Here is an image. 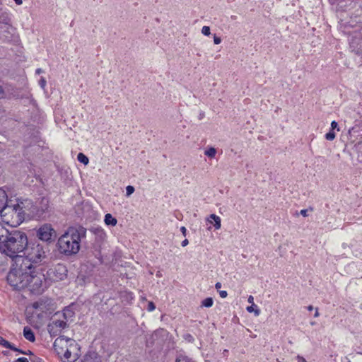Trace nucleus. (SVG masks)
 <instances>
[{
	"instance_id": "43",
	"label": "nucleus",
	"mask_w": 362,
	"mask_h": 362,
	"mask_svg": "<svg viewBox=\"0 0 362 362\" xmlns=\"http://www.w3.org/2000/svg\"><path fill=\"white\" fill-rule=\"evenodd\" d=\"M17 5H21L23 4L22 0H13Z\"/></svg>"
},
{
	"instance_id": "6",
	"label": "nucleus",
	"mask_w": 362,
	"mask_h": 362,
	"mask_svg": "<svg viewBox=\"0 0 362 362\" xmlns=\"http://www.w3.org/2000/svg\"><path fill=\"white\" fill-rule=\"evenodd\" d=\"M36 235L43 242L51 243L56 238L57 233L51 224L45 223L37 230Z\"/></svg>"
},
{
	"instance_id": "13",
	"label": "nucleus",
	"mask_w": 362,
	"mask_h": 362,
	"mask_svg": "<svg viewBox=\"0 0 362 362\" xmlns=\"http://www.w3.org/2000/svg\"><path fill=\"white\" fill-rule=\"evenodd\" d=\"M0 345H1L3 347L9 349L11 350H13L14 351H18L21 354H24L25 352H23L21 349H19L16 348L13 344L10 343L8 341L4 339L2 337L0 336Z\"/></svg>"
},
{
	"instance_id": "1",
	"label": "nucleus",
	"mask_w": 362,
	"mask_h": 362,
	"mask_svg": "<svg viewBox=\"0 0 362 362\" xmlns=\"http://www.w3.org/2000/svg\"><path fill=\"white\" fill-rule=\"evenodd\" d=\"M8 283L16 290L28 288L31 293L44 291L45 274L24 259L16 258L7 275Z\"/></svg>"
},
{
	"instance_id": "29",
	"label": "nucleus",
	"mask_w": 362,
	"mask_h": 362,
	"mask_svg": "<svg viewBox=\"0 0 362 362\" xmlns=\"http://www.w3.org/2000/svg\"><path fill=\"white\" fill-rule=\"evenodd\" d=\"M39 84L42 88H45L46 86V80L44 77H41V78L39 81Z\"/></svg>"
},
{
	"instance_id": "41",
	"label": "nucleus",
	"mask_w": 362,
	"mask_h": 362,
	"mask_svg": "<svg viewBox=\"0 0 362 362\" xmlns=\"http://www.w3.org/2000/svg\"><path fill=\"white\" fill-rule=\"evenodd\" d=\"M221 284L220 282H217L216 284H215V288L218 290L219 288H221Z\"/></svg>"
},
{
	"instance_id": "24",
	"label": "nucleus",
	"mask_w": 362,
	"mask_h": 362,
	"mask_svg": "<svg viewBox=\"0 0 362 362\" xmlns=\"http://www.w3.org/2000/svg\"><path fill=\"white\" fill-rule=\"evenodd\" d=\"M335 136V133L332 130L329 131L328 133L325 134V138L328 141L334 140Z\"/></svg>"
},
{
	"instance_id": "40",
	"label": "nucleus",
	"mask_w": 362,
	"mask_h": 362,
	"mask_svg": "<svg viewBox=\"0 0 362 362\" xmlns=\"http://www.w3.org/2000/svg\"><path fill=\"white\" fill-rule=\"evenodd\" d=\"M188 244H189V241H188V240H187V239H185V240L182 242L181 245H182V247H185V246H187Z\"/></svg>"
},
{
	"instance_id": "11",
	"label": "nucleus",
	"mask_w": 362,
	"mask_h": 362,
	"mask_svg": "<svg viewBox=\"0 0 362 362\" xmlns=\"http://www.w3.org/2000/svg\"><path fill=\"white\" fill-rule=\"evenodd\" d=\"M57 313V316H59L61 318H63L64 320H66L67 323L69 320H71L74 315V311L69 308H66L64 309L63 312H58Z\"/></svg>"
},
{
	"instance_id": "17",
	"label": "nucleus",
	"mask_w": 362,
	"mask_h": 362,
	"mask_svg": "<svg viewBox=\"0 0 362 362\" xmlns=\"http://www.w3.org/2000/svg\"><path fill=\"white\" fill-rule=\"evenodd\" d=\"M104 221L106 225L112 226H115L117 223V219L115 217H113L110 214H107L105 216Z\"/></svg>"
},
{
	"instance_id": "18",
	"label": "nucleus",
	"mask_w": 362,
	"mask_h": 362,
	"mask_svg": "<svg viewBox=\"0 0 362 362\" xmlns=\"http://www.w3.org/2000/svg\"><path fill=\"white\" fill-rule=\"evenodd\" d=\"M209 218H211L212 220H214V226L215 229H216V230L220 229L221 227V218L219 216H216V214H211Z\"/></svg>"
},
{
	"instance_id": "34",
	"label": "nucleus",
	"mask_w": 362,
	"mask_h": 362,
	"mask_svg": "<svg viewBox=\"0 0 362 362\" xmlns=\"http://www.w3.org/2000/svg\"><path fill=\"white\" fill-rule=\"evenodd\" d=\"M300 214L304 216V217H307L308 216V209H302L300 211Z\"/></svg>"
},
{
	"instance_id": "28",
	"label": "nucleus",
	"mask_w": 362,
	"mask_h": 362,
	"mask_svg": "<svg viewBox=\"0 0 362 362\" xmlns=\"http://www.w3.org/2000/svg\"><path fill=\"white\" fill-rule=\"evenodd\" d=\"M202 33L206 36H209L211 34L210 28L209 26H204L202 28Z\"/></svg>"
},
{
	"instance_id": "10",
	"label": "nucleus",
	"mask_w": 362,
	"mask_h": 362,
	"mask_svg": "<svg viewBox=\"0 0 362 362\" xmlns=\"http://www.w3.org/2000/svg\"><path fill=\"white\" fill-rule=\"evenodd\" d=\"M76 344L74 340V344L69 343L68 348L65 350V352L62 357L61 360L63 362H74L76 360V356L72 355V351L76 349Z\"/></svg>"
},
{
	"instance_id": "8",
	"label": "nucleus",
	"mask_w": 362,
	"mask_h": 362,
	"mask_svg": "<svg viewBox=\"0 0 362 362\" xmlns=\"http://www.w3.org/2000/svg\"><path fill=\"white\" fill-rule=\"evenodd\" d=\"M69 343L74 344V339L66 338L64 336L57 337L53 344L54 351L60 358L63 356L65 350L68 348Z\"/></svg>"
},
{
	"instance_id": "9",
	"label": "nucleus",
	"mask_w": 362,
	"mask_h": 362,
	"mask_svg": "<svg viewBox=\"0 0 362 362\" xmlns=\"http://www.w3.org/2000/svg\"><path fill=\"white\" fill-rule=\"evenodd\" d=\"M49 276L54 281H62L67 276L66 267L62 264H58L49 270Z\"/></svg>"
},
{
	"instance_id": "22",
	"label": "nucleus",
	"mask_w": 362,
	"mask_h": 362,
	"mask_svg": "<svg viewBox=\"0 0 362 362\" xmlns=\"http://www.w3.org/2000/svg\"><path fill=\"white\" fill-rule=\"evenodd\" d=\"M214 300L212 298H206L202 302V306L206 308H210L213 305Z\"/></svg>"
},
{
	"instance_id": "25",
	"label": "nucleus",
	"mask_w": 362,
	"mask_h": 362,
	"mask_svg": "<svg viewBox=\"0 0 362 362\" xmlns=\"http://www.w3.org/2000/svg\"><path fill=\"white\" fill-rule=\"evenodd\" d=\"M8 229L4 228L1 223H0V241L2 240L4 235L7 233Z\"/></svg>"
},
{
	"instance_id": "39",
	"label": "nucleus",
	"mask_w": 362,
	"mask_h": 362,
	"mask_svg": "<svg viewBox=\"0 0 362 362\" xmlns=\"http://www.w3.org/2000/svg\"><path fill=\"white\" fill-rule=\"evenodd\" d=\"M247 301L249 303L254 304V298L252 296H249L247 298Z\"/></svg>"
},
{
	"instance_id": "3",
	"label": "nucleus",
	"mask_w": 362,
	"mask_h": 362,
	"mask_svg": "<svg viewBox=\"0 0 362 362\" xmlns=\"http://www.w3.org/2000/svg\"><path fill=\"white\" fill-rule=\"evenodd\" d=\"M86 230L83 227L69 228L57 240V248L59 253L65 256L76 255L80 250V243L86 237Z\"/></svg>"
},
{
	"instance_id": "14",
	"label": "nucleus",
	"mask_w": 362,
	"mask_h": 362,
	"mask_svg": "<svg viewBox=\"0 0 362 362\" xmlns=\"http://www.w3.org/2000/svg\"><path fill=\"white\" fill-rule=\"evenodd\" d=\"M23 336L30 342H34L35 341V337L33 331L28 326L25 327L23 329Z\"/></svg>"
},
{
	"instance_id": "38",
	"label": "nucleus",
	"mask_w": 362,
	"mask_h": 362,
	"mask_svg": "<svg viewBox=\"0 0 362 362\" xmlns=\"http://www.w3.org/2000/svg\"><path fill=\"white\" fill-rule=\"evenodd\" d=\"M185 339L188 340L189 341H192L194 340L192 336L189 334H188L185 336Z\"/></svg>"
},
{
	"instance_id": "36",
	"label": "nucleus",
	"mask_w": 362,
	"mask_h": 362,
	"mask_svg": "<svg viewBox=\"0 0 362 362\" xmlns=\"http://www.w3.org/2000/svg\"><path fill=\"white\" fill-rule=\"evenodd\" d=\"M180 231L182 232V235H183L184 236H186V234H187V229H186V228H185V226H182V227L180 228Z\"/></svg>"
},
{
	"instance_id": "30",
	"label": "nucleus",
	"mask_w": 362,
	"mask_h": 362,
	"mask_svg": "<svg viewBox=\"0 0 362 362\" xmlns=\"http://www.w3.org/2000/svg\"><path fill=\"white\" fill-rule=\"evenodd\" d=\"M156 308V306L153 302H149L148 304L147 310L150 312L154 310Z\"/></svg>"
},
{
	"instance_id": "31",
	"label": "nucleus",
	"mask_w": 362,
	"mask_h": 362,
	"mask_svg": "<svg viewBox=\"0 0 362 362\" xmlns=\"http://www.w3.org/2000/svg\"><path fill=\"white\" fill-rule=\"evenodd\" d=\"M214 42L215 45H218L221 42V39L220 37L216 36V35H214Z\"/></svg>"
},
{
	"instance_id": "4",
	"label": "nucleus",
	"mask_w": 362,
	"mask_h": 362,
	"mask_svg": "<svg viewBox=\"0 0 362 362\" xmlns=\"http://www.w3.org/2000/svg\"><path fill=\"white\" fill-rule=\"evenodd\" d=\"M0 213L2 221L11 227L18 226L25 219L23 203L7 204Z\"/></svg>"
},
{
	"instance_id": "33",
	"label": "nucleus",
	"mask_w": 362,
	"mask_h": 362,
	"mask_svg": "<svg viewBox=\"0 0 362 362\" xmlns=\"http://www.w3.org/2000/svg\"><path fill=\"white\" fill-rule=\"evenodd\" d=\"M219 295H220V296H221L222 298H226V297H227V296H228V293H227V291H221L219 292Z\"/></svg>"
},
{
	"instance_id": "12",
	"label": "nucleus",
	"mask_w": 362,
	"mask_h": 362,
	"mask_svg": "<svg viewBox=\"0 0 362 362\" xmlns=\"http://www.w3.org/2000/svg\"><path fill=\"white\" fill-rule=\"evenodd\" d=\"M82 362H101V359L95 352H90L85 355Z\"/></svg>"
},
{
	"instance_id": "48",
	"label": "nucleus",
	"mask_w": 362,
	"mask_h": 362,
	"mask_svg": "<svg viewBox=\"0 0 362 362\" xmlns=\"http://www.w3.org/2000/svg\"><path fill=\"white\" fill-rule=\"evenodd\" d=\"M22 351L25 352L23 354H25V355L32 354V352L30 351H28V352H25V351Z\"/></svg>"
},
{
	"instance_id": "2",
	"label": "nucleus",
	"mask_w": 362,
	"mask_h": 362,
	"mask_svg": "<svg viewBox=\"0 0 362 362\" xmlns=\"http://www.w3.org/2000/svg\"><path fill=\"white\" fill-rule=\"evenodd\" d=\"M28 244V238L25 233L19 230L9 231L0 241V252L8 256L15 260L20 257L19 253L23 252Z\"/></svg>"
},
{
	"instance_id": "32",
	"label": "nucleus",
	"mask_w": 362,
	"mask_h": 362,
	"mask_svg": "<svg viewBox=\"0 0 362 362\" xmlns=\"http://www.w3.org/2000/svg\"><path fill=\"white\" fill-rule=\"evenodd\" d=\"M331 127H332V130L333 131V129H337V130L339 131V129L338 128V124L337 122L335 121H332V123H331Z\"/></svg>"
},
{
	"instance_id": "35",
	"label": "nucleus",
	"mask_w": 362,
	"mask_h": 362,
	"mask_svg": "<svg viewBox=\"0 0 362 362\" xmlns=\"http://www.w3.org/2000/svg\"><path fill=\"white\" fill-rule=\"evenodd\" d=\"M15 362H28V360L27 358L21 357L16 360Z\"/></svg>"
},
{
	"instance_id": "46",
	"label": "nucleus",
	"mask_w": 362,
	"mask_h": 362,
	"mask_svg": "<svg viewBox=\"0 0 362 362\" xmlns=\"http://www.w3.org/2000/svg\"><path fill=\"white\" fill-rule=\"evenodd\" d=\"M4 92L2 88L0 86V98L3 97Z\"/></svg>"
},
{
	"instance_id": "44",
	"label": "nucleus",
	"mask_w": 362,
	"mask_h": 362,
	"mask_svg": "<svg viewBox=\"0 0 362 362\" xmlns=\"http://www.w3.org/2000/svg\"><path fill=\"white\" fill-rule=\"evenodd\" d=\"M320 315L317 308H316L314 317H317Z\"/></svg>"
},
{
	"instance_id": "16",
	"label": "nucleus",
	"mask_w": 362,
	"mask_h": 362,
	"mask_svg": "<svg viewBox=\"0 0 362 362\" xmlns=\"http://www.w3.org/2000/svg\"><path fill=\"white\" fill-rule=\"evenodd\" d=\"M8 197L6 192L0 188V212L7 205Z\"/></svg>"
},
{
	"instance_id": "15",
	"label": "nucleus",
	"mask_w": 362,
	"mask_h": 362,
	"mask_svg": "<svg viewBox=\"0 0 362 362\" xmlns=\"http://www.w3.org/2000/svg\"><path fill=\"white\" fill-rule=\"evenodd\" d=\"M11 20V15L8 12L0 10V23L8 25Z\"/></svg>"
},
{
	"instance_id": "37",
	"label": "nucleus",
	"mask_w": 362,
	"mask_h": 362,
	"mask_svg": "<svg viewBox=\"0 0 362 362\" xmlns=\"http://www.w3.org/2000/svg\"><path fill=\"white\" fill-rule=\"evenodd\" d=\"M297 361L298 362H306V360L303 356H297Z\"/></svg>"
},
{
	"instance_id": "21",
	"label": "nucleus",
	"mask_w": 362,
	"mask_h": 362,
	"mask_svg": "<svg viewBox=\"0 0 362 362\" xmlns=\"http://www.w3.org/2000/svg\"><path fill=\"white\" fill-rule=\"evenodd\" d=\"M204 154L209 158H213L216 154V149L214 147H210L205 151Z\"/></svg>"
},
{
	"instance_id": "19",
	"label": "nucleus",
	"mask_w": 362,
	"mask_h": 362,
	"mask_svg": "<svg viewBox=\"0 0 362 362\" xmlns=\"http://www.w3.org/2000/svg\"><path fill=\"white\" fill-rule=\"evenodd\" d=\"M40 204H41L40 210L42 214L48 209V207H49L48 199L43 197L41 200Z\"/></svg>"
},
{
	"instance_id": "26",
	"label": "nucleus",
	"mask_w": 362,
	"mask_h": 362,
	"mask_svg": "<svg viewBox=\"0 0 362 362\" xmlns=\"http://www.w3.org/2000/svg\"><path fill=\"white\" fill-rule=\"evenodd\" d=\"M254 306H255V305H254V304H252V305H251V306H248V307L247 308V310L249 313L255 312V315H256V316H258V315H259V313H260V311H259V309H256V310H255V309H254Z\"/></svg>"
},
{
	"instance_id": "23",
	"label": "nucleus",
	"mask_w": 362,
	"mask_h": 362,
	"mask_svg": "<svg viewBox=\"0 0 362 362\" xmlns=\"http://www.w3.org/2000/svg\"><path fill=\"white\" fill-rule=\"evenodd\" d=\"M176 362H194L192 358L185 355H179L176 358Z\"/></svg>"
},
{
	"instance_id": "5",
	"label": "nucleus",
	"mask_w": 362,
	"mask_h": 362,
	"mask_svg": "<svg viewBox=\"0 0 362 362\" xmlns=\"http://www.w3.org/2000/svg\"><path fill=\"white\" fill-rule=\"evenodd\" d=\"M26 256L16 257V258L24 259L28 261V263H40L47 257L48 249L47 247L40 243H32L28 245Z\"/></svg>"
},
{
	"instance_id": "20",
	"label": "nucleus",
	"mask_w": 362,
	"mask_h": 362,
	"mask_svg": "<svg viewBox=\"0 0 362 362\" xmlns=\"http://www.w3.org/2000/svg\"><path fill=\"white\" fill-rule=\"evenodd\" d=\"M77 159L80 163H83L84 165H87L89 162L88 157L83 153H79L78 154Z\"/></svg>"
},
{
	"instance_id": "42",
	"label": "nucleus",
	"mask_w": 362,
	"mask_h": 362,
	"mask_svg": "<svg viewBox=\"0 0 362 362\" xmlns=\"http://www.w3.org/2000/svg\"><path fill=\"white\" fill-rule=\"evenodd\" d=\"M42 72H43V70L42 69H40V68L37 69L36 71H35V73L37 74H40Z\"/></svg>"
},
{
	"instance_id": "47",
	"label": "nucleus",
	"mask_w": 362,
	"mask_h": 362,
	"mask_svg": "<svg viewBox=\"0 0 362 362\" xmlns=\"http://www.w3.org/2000/svg\"><path fill=\"white\" fill-rule=\"evenodd\" d=\"M308 310L309 311L313 310V305H309V306L308 307Z\"/></svg>"
},
{
	"instance_id": "45",
	"label": "nucleus",
	"mask_w": 362,
	"mask_h": 362,
	"mask_svg": "<svg viewBox=\"0 0 362 362\" xmlns=\"http://www.w3.org/2000/svg\"><path fill=\"white\" fill-rule=\"evenodd\" d=\"M98 232H99L100 236H105V233L103 232V230H98Z\"/></svg>"
},
{
	"instance_id": "27",
	"label": "nucleus",
	"mask_w": 362,
	"mask_h": 362,
	"mask_svg": "<svg viewBox=\"0 0 362 362\" xmlns=\"http://www.w3.org/2000/svg\"><path fill=\"white\" fill-rule=\"evenodd\" d=\"M134 192V187L133 186L129 185L126 187V195L129 197Z\"/></svg>"
},
{
	"instance_id": "7",
	"label": "nucleus",
	"mask_w": 362,
	"mask_h": 362,
	"mask_svg": "<svg viewBox=\"0 0 362 362\" xmlns=\"http://www.w3.org/2000/svg\"><path fill=\"white\" fill-rule=\"evenodd\" d=\"M66 320L57 316L56 313L52 319V322L48 325L47 329L51 335L56 336L58 332L67 327Z\"/></svg>"
}]
</instances>
